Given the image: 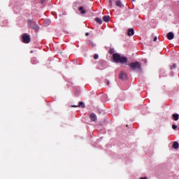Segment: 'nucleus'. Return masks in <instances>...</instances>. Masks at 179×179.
<instances>
[{"mask_svg":"<svg viewBox=\"0 0 179 179\" xmlns=\"http://www.w3.org/2000/svg\"><path fill=\"white\" fill-rule=\"evenodd\" d=\"M113 61L116 64H127L128 62V58L124 56H121V55L118 53H115L113 55Z\"/></svg>","mask_w":179,"mask_h":179,"instance_id":"f257e3e1","label":"nucleus"},{"mask_svg":"<svg viewBox=\"0 0 179 179\" xmlns=\"http://www.w3.org/2000/svg\"><path fill=\"white\" fill-rule=\"evenodd\" d=\"M27 24H29V27L34 29L35 31H38V24H37V23H36V22H34V20H29L27 22Z\"/></svg>","mask_w":179,"mask_h":179,"instance_id":"f03ea898","label":"nucleus"},{"mask_svg":"<svg viewBox=\"0 0 179 179\" xmlns=\"http://www.w3.org/2000/svg\"><path fill=\"white\" fill-rule=\"evenodd\" d=\"M129 66L133 71H136V69H141V64H139V62H138L129 64Z\"/></svg>","mask_w":179,"mask_h":179,"instance_id":"7ed1b4c3","label":"nucleus"},{"mask_svg":"<svg viewBox=\"0 0 179 179\" xmlns=\"http://www.w3.org/2000/svg\"><path fill=\"white\" fill-rule=\"evenodd\" d=\"M22 40H23V43H25L26 44H29V43H30V36L27 35V34H24L22 36Z\"/></svg>","mask_w":179,"mask_h":179,"instance_id":"20e7f679","label":"nucleus"},{"mask_svg":"<svg viewBox=\"0 0 179 179\" xmlns=\"http://www.w3.org/2000/svg\"><path fill=\"white\" fill-rule=\"evenodd\" d=\"M119 78L122 80H127L128 79V75H127V73L122 71L119 76Z\"/></svg>","mask_w":179,"mask_h":179,"instance_id":"39448f33","label":"nucleus"},{"mask_svg":"<svg viewBox=\"0 0 179 179\" xmlns=\"http://www.w3.org/2000/svg\"><path fill=\"white\" fill-rule=\"evenodd\" d=\"M166 37L168 40H173V38H174V34L173 32H169L166 35Z\"/></svg>","mask_w":179,"mask_h":179,"instance_id":"423d86ee","label":"nucleus"},{"mask_svg":"<svg viewBox=\"0 0 179 179\" xmlns=\"http://www.w3.org/2000/svg\"><path fill=\"white\" fill-rule=\"evenodd\" d=\"M90 118L92 121H97V116L94 113H92L90 115Z\"/></svg>","mask_w":179,"mask_h":179,"instance_id":"0eeeda50","label":"nucleus"},{"mask_svg":"<svg viewBox=\"0 0 179 179\" xmlns=\"http://www.w3.org/2000/svg\"><path fill=\"white\" fill-rule=\"evenodd\" d=\"M134 34H135V31H134L133 28L128 30V32H127L128 36H134Z\"/></svg>","mask_w":179,"mask_h":179,"instance_id":"6e6552de","label":"nucleus"},{"mask_svg":"<svg viewBox=\"0 0 179 179\" xmlns=\"http://www.w3.org/2000/svg\"><path fill=\"white\" fill-rule=\"evenodd\" d=\"M103 22H106V23H108L110 22V15H105L103 17Z\"/></svg>","mask_w":179,"mask_h":179,"instance_id":"1a4fd4ad","label":"nucleus"},{"mask_svg":"<svg viewBox=\"0 0 179 179\" xmlns=\"http://www.w3.org/2000/svg\"><path fill=\"white\" fill-rule=\"evenodd\" d=\"M78 10H80L81 15H85V13H86V10H85V8H83V7H80L78 8Z\"/></svg>","mask_w":179,"mask_h":179,"instance_id":"9d476101","label":"nucleus"},{"mask_svg":"<svg viewBox=\"0 0 179 179\" xmlns=\"http://www.w3.org/2000/svg\"><path fill=\"white\" fill-rule=\"evenodd\" d=\"M172 117H173L174 121H178V118H179L178 114H173Z\"/></svg>","mask_w":179,"mask_h":179,"instance_id":"9b49d317","label":"nucleus"},{"mask_svg":"<svg viewBox=\"0 0 179 179\" xmlns=\"http://www.w3.org/2000/svg\"><path fill=\"white\" fill-rule=\"evenodd\" d=\"M173 149H178V148H179L178 142L175 141L173 144Z\"/></svg>","mask_w":179,"mask_h":179,"instance_id":"f8f14e48","label":"nucleus"},{"mask_svg":"<svg viewBox=\"0 0 179 179\" xmlns=\"http://www.w3.org/2000/svg\"><path fill=\"white\" fill-rule=\"evenodd\" d=\"M116 6H119V8H122L123 7L122 3H121V1L117 0L116 1Z\"/></svg>","mask_w":179,"mask_h":179,"instance_id":"ddd939ff","label":"nucleus"},{"mask_svg":"<svg viewBox=\"0 0 179 179\" xmlns=\"http://www.w3.org/2000/svg\"><path fill=\"white\" fill-rule=\"evenodd\" d=\"M95 21L96 23H99V24H102L103 23V20L99 17L95 18Z\"/></svg>","mask_w":179,"mask_h":179,"instance_id":"4468645a","label":"nucleus"},{"mask_svg":"<svg viewBox=\"0 0 179 179\" xmlns=\"http://www.w3.org/2000/svg\"><path fill=\"white\" fill-rule=\"evenodd\" d=\"M79 104L80 105L78 106V107L81 106V107H83V108H85V107H86L85 105V103H83V102H80Z\"/></svg>","mask_w":179,"mask_h":179,"instance_id":"2eb2a0df","label":"nucleus"},{"mask_svg":"<svg viewBox=\"0 0 179 179\" xmlns=\"http://www.w3.org/2000/svg\"><path fill=\"white\" fill-rule=\"evenodd\" d=\"M88 45H90V47H94V43H93V42H92V41H90L88 43Z\"/></svg>","mask_w":179,"mask_h":179,"instance_id":"dca6fc26","label":"nucleus"},{"mask_svg":"<svg viewBox=\"0 0 179 179\" xmlns=\"http://www.w3.org/2000/svg\"><path fill=\"white\" fill-rule=\"evenodd\" d=\"M99 59V55L95 54V55H94V59Z\"/></svg>","mask_w":179,"mask_h":179,"instance_id":"f3484780","label":"nucleus"},{"mask_svg":"<svg viewBox=\"0 0 179 179\" xmlns=\"http://www.w3.org/2000/svg\"><path fill=\"white\" fill-rule=\"evenodd\" d=\"M176 68V64H173L171 66V69H174Z\"/></svg>","mask_w":179,"mask_h":179,"instance_id":"a211bd4d","label":"nucleus"},{"mask_svg":"<svg viewBox=\"0 0 179 179\" xmlns=\"http://www.w3.org/2000/svg\"><path fill=\"white\" fill-rule=\"evenodd\" d=\"M110 8H113V1H109Z\"/></svg>","mask_w":179,"mask_h":179,"instance_id":"6ab92c4d","label":"nucleus"},{"mask_svg":"<svg viewBox=\"0 0 179 179\" xmlns=\"http://www.w3.org/2000/svg\"><path fill=\"white\" fill-rule=\"evenodd\" d=\"M172 128H173V129H176L177 128V125L173 124Z\"/></svg>","mask_w":179,"mask_h":179,"instance_id":"aec40b11","label":"nucleus"},{"mask_svg":"<svg viewBox=\"0 0 179 179\" xmlns=\"http://www.w3.org/2000/svg\"><path fill=\"white\" fill-rule=\"evenodd\" d=\"M109 52H110V54H114V50H113L112 49H110V50H109Z\"/></svg>","mask_w":179,"mask_h":179,"instance_id":"412c9836","label":"nucleus"},{"mask_svg":"<svg viewBox=\"0 0 179 179\" xmlns=\"http://www.w3.org/2000/svg\"><path fill=\"white\" fill-rule=\"evenodd\" d=\"M154 41H157V36H155V37L154 38Z\"/></svg>","mask_w":179,"mask_h":179,"instance_id":"4be33fe9","label":"nucleus"},{"mask_svg":"<svg viewBox=\"0 0 179 179\" xmlns=\"http://www.w3.org/2000/svg\"><path fill=\"white\" fill-rule=\"evenodd\" d=\"M41 3H44L45 2V0H41Z\"/></svg>","mask_w":179,"mask_h":179,"instance_id":"5701e85b","label":"nucleus"},{"mask_svg":"<svg viewBox=\"0 0 179 179\" xmlns=\"http://www.w3.org/2000/svg\"><path fill=\"white\" fill-rule=\"evenodd\" d=\"M85 36H89V32H87V33L85 34Z\"/></svg>","mask_w":179,"mask_h":179,"instance_id":"b1692460","label":"nucleus"},{"mask_svg":"<svg viewBox=\"0 0 179 179\" xmlns=\"http://www.w3.org/2000/svg\"><path fill=\"white\" fill-rule=\"evenodd\" d=\"M140 179H147L146 178H141Z\"/></svg>","mask_w":179,"mask_h":179,"instance_id":"393cba45","label":"nucleus"},{"mask_svg":"<svg viewBox=\"0 0 179 179\" xmlns=\"http://www.w3.org/2000/svg\"><path fill=\"white\" fill-rule=\"evenodd\" d=\"M107 85H110V82L109 81H108Z\"/></svg>","mask_w":179,"mask_h":179,"instance_id":"a878e982","label":"nucleus"},{"mask_svg":"<svg viewBox=\"0 0 179 179\" xmlns=\"http://www.w3.org/2000/svg\"><path fill=\"white\" fill-rule=\"evenodd\" d=\"M73 107H78V106H76V105H74V106H73Z\"/></svg>","mask_w":179,"mask_h":179,"instance_id":"bb28decb","label":"nucleus"},{"mask_svg":"<svg viewBox=\"0 0 179 179\" xmlns=\"http://www.w3.org/2000/svg\"><path fill=\"white\" fill-rule=\"evenodd\" d=\"M31 53H33V50L31 51Z\"/></svg>","mask_w":179,"mask_h":179,"instance_id":"cd10ccee","label":"nucleus"},{"mask_svg":"<svg viewBox=\"0 0 179 179\" xmlns=\"http://www.w3.org/2000/svg\"><path fill=\"white\" fill-rule=\"evenodd\" d=\"M132 1H135V0H132Z\"/></svg>","mask_w":179,"mask_h":179,"instance_id":"c85d7f7f","label":"nucleus"}]
</instances>
